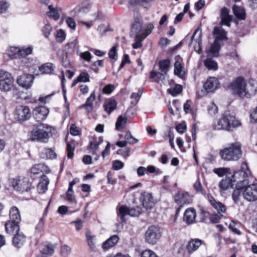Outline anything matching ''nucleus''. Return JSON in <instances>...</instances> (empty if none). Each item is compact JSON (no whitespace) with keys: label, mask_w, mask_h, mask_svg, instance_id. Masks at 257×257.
Returning a JSON list of instances; mask_svg holds the SVG:
<instances>
[{"label":"nucleus","mask_w":257,"mask_h":257,"mask_svg":"<svg viewBox=\"0 0 257 257\" xmlns=\"http://www.w3.org/2000/svg\"><path fill=\"white\" fill-rule=\"evenodd\" d=\"M222 159L226 161H237L242 156L241 146L239 143H232L219 152Z\"/></svg>","instance_id":"nucleus-5"},{"label":"nucleus","mask_w":257,"mask_h":257,"mask_svg":"<svg viewBox=\"0 0 257 257\" xmlns=\"http://www.w3.org/2000/svg\"><path fill=\"white\" fill-rule=\"evenodd\" d=\"M241 125V121L236 118L234 112L226 110L219 119L214 120L212 128L215 131H224L231 133Z\"/></svg>","instance_id":"nucleus-1"},{"label":"nucleus","mask_w":257,"mask_h":257,"mask_svg":"<svg viewBox=\"0 0 257 257\" xmlns=\"http://www.w3.org/2000/svg\"><path fill=\"white\" fill-rule=\"evenodd\" d=\"M79 56L81 59L87 62L90 61L92 58V55L89 51L80 53Z\"/></svg>","instance_id":"nucleus-62"},{"label":"nucleus","mask_w":257,"mask_h":257,"mask_svg":"<svg viewBox=\"0 0 257 257\" xmlns=\"http://www.w3.org/2000/svg\"><path fill=\"white\" fill-rule=\"evenodd\" d=\"M140 201L143 206L146 210H151L156 203L152 193L148 192H143L141 194Z\"/></svg>","instance_id":"nucleus-10"},{"label":"nucleus","mask_w":257,"mask_h":257,"mask_svg":"<svg viewBox=\"0 0 257 257\" xmlns=\"http://www.w3.org/2000/svg\"><path fill=\"white\" fill-rule=\"evenodd\" d=\"M250 118L251 122L257 123V106L250 112Z\"/></svg>","instance_id":"nucleus-64"},{"label":"nucleus","mask_w":257,"mask_h":257,"mask_svg":"<svg viewBox=\"0 0 257 257\" xmlns=\"http://www.w3.org/2000/svg\"><path fill=\"white\" fill-rule=\"evenodd\" d=\"M115 89V86L113 84H108L106 85L102 89V92L103 94L106 95L110 94Z\"/></svg>","instance_id":"nucleus-52"},{"label":"nucleus","mask_w":257,"mask_h":257,"mask_svg":"<svg viewBox=\"0 0 257 257\" xmlns=\"http://www.w3.org/2000/svg\"><path fill=\"white\" fill-rule=\"evenodd\" d=\"M51 130L48 125L44 123H39L34 125L33 130L29 134V140L31 141H37L41 143L48 142Z\"/></svg>","instance_id":"nucleus-3"},{"label":"nucleus","mask_w":257,"mask_h":257,"mask_svg":"<svg viewBox=\"0 0 257 257\" xmlns=\"http://www.w3.org/2000/svg\"><path fill=\"white\" fill-rule=\"evenodd\" d=\"M41 180L37 185V190L39 193H44L48 189V185L49 183V179L48 177L43 173L41 175Z\"/></svg>","instance_id":"nucleus-21"},{"label":"nucleus","mask_w":257,"mask_h":257,"mask_svg":"<svg viewBox=\"0 0 257 257\" xmlns=\"http://www.w3.org/2000/svg\"><path fill=\"white\" fill-rule=\"evenodd\" d=\"M12 184L15 190L21 193L29 192L32 187V182L30 181L29 178L26 177L14 179Z\"/></svg>","instance_id":"nucleus-8"},{"label":"nucleus","mask_w":257,"mask_h":257,"mask_svg":"<svg viewBox=\"0 0 257 257\" xmlns=\"http://www.w3.org/2000/svg\"><path fill=\"white\" fill-rule=\"evenodd\" d=\"M54 150L51 148H45L40 153V157L45 159H54L56 158Z\"/></svg>","instance_id":"nucleus-28"},{"label":"nucleus","mask_w":257,"mask_h":257,"mask_svg":"<svg viewBox=\"0 0 257 257\" xmlns=\"http://www.w3.org/2000/svg\"><path fill=\"white\" fill-rule=\"evenodd\" d=\"M131 152L130 148H125L124 149H119L116 151V154L122 156L126 160L129 156Z\"/></svg>","instance_id":"nucleus-45"},{"label":"nucleus","mask_w":257,"mask_h":257,"mask_svg":"<svg viewBox=\"0 0 257 257\" xmlns=\"http://www.w3.org/2000/svg\"><path fill=\"white\" fill-rule=\"evenodd\" d=\"M14 86V79L12 74L6 71H0V90L4 92L10 91Z\"/></svg>","instance_id":"nucleus-7"},{"label":"nucleus","mask_w":257,"mask_h":257,"mask_svg":"<svg viewBox=\"0 0 257 257\" xmlns=\"http://www.w3.org/2000/svg\"><path fill=\"white\" fill-rule=\"evenodd\" d=\"M95 99V92L93 91L88 97L85 103L81 105V108H85L87 113H90L93 109V101Z\"/></svg>","instance_id":"nucleus-25"},{"label":"nucleus","mask_w":257,"mask_h":257,"mask_svg":"<svg viewBox=\"0 0 257 257\" xmlns=\"http://www.w3.org/2000/svg\"><path fill=\"white\" fill-rule=\"evenodd\" d=\"M75 150V144L74 141H70L67 143L66 151L67 157L69 159H72L74 156V151Z\"/></svg>","instance_id":"nucleus-42"},{"label":"nucleus","mask_w":257,"mask_h":257,"mask_svg":"<svg viewBox=\"0 0 257 257\" xmlns=\"http://www.w3.org/2000/svg\"><path fill=\"white\" fill-rule=\"evenodd\" d=\"M21 222L8 220L5 222V228L7 233L13 235L20 231V224Z\"/></svg>","instance_id":"nucleus-16"},{"label":"nucleus","mask_w":257,"mask_h":257,"mask_svg":"<svg viewBox=\"0 0 257 257\" xmlns=\"http://www.w3.org/2000/svg\"><path fill=\"white\" fill-rule=\"evenodd\" d=\"M9 220L17 221L19 222H21V217L19 209L15 206L12 207L9 211Z\"/></svg>","instance_id":"nucleus-27"},{"label":"nucleus","mask_w":257,"mask_h":257,"mask_svg":"<svg viewBox=\"0 0 257 257\" xmlns=\"http://www.w3.org/2000/svg\"><path fill=\"white\" fill-rule=\"evenodd\" d=\"M214 208L218 213H224L226 211V208L224 204L218 201L216 204H214Z\"/></svg>","instance_id":"nucleus-53"},{"label":"nucleus","mask_w":257,"mask_h":257,"mask_svg":"<svg viewBox=\"0 0 257 257\" xmlns=\"http://www.w3.org/2000/svg\"><path fill=\"white\" fill-rule=\"evenodd\" d=\"M55 67L51 63H46L39 67V70L42 74H51L53 73Z\"/></svg>","instance_id":"nucleus-33"},{"label":"nucleus","mask_w":257,"mask_h":257,"mask_svg":"<svg viewBox=\"0 0 257 257\" xmlns=\"http://www.w3.org/2000/svg\"><path fill=\"white\" fill-rule=\"evenodd\" d=\"M33 49V47L32 46L20 49L19 53H18V55H17L16 57H18L19 59L25 57L32 53Z\"/></svg>","instance_id":"nucleus-38"},{"label":"nucleus","mask_w":257,"mask_h":257,"mask_svg":"<svg viewBox=\"0 0 257 257\" xmlns=\"http://www.w3.org/2000/svg\"><path fill=\"white\" fill-rule=\"evenodd\" d=\"M49 11L47 13V15L50 18L57 21L60 18V15L56 9L53 8L52 5L48 6Z\"/></svg>","instance_id":"nucleus-35"},{"label":"nucleus","mask_w":257,"mask_h":257,"mask_svg":"<svg viewBox=\"0 0 257 257\" xmlns=\"http://www.w3.org/2000/svg\"><path fill=\"white\" fill-rule=\"evenodd\" d=\"M171 62L168 59L161 60L159 62L158 65L159 70L162 75L167 74L170 69Z\"/></svg>","instance_id":"nucleus-30"},{"label":"nucleus","mask_w":257,"mask_h":257,"mask_svg":"<svg viewBox=\"0 0 257 257\" xmlns=\"http://www.w3.org/2000/svg\"><path fill=\"white\" fill-rule=\"evenodd\" d=\"M130 216L132 217H138L143 212L142 208L139 205L130 207Z\"/></svg>","instance_id":"nucleus-40"},{"label":"nucleus","mask_w":257,"mask_h":257,"mask_svg":"<svg viewBox=\"0 0 257 257\" xmlns=\"http://www.w3.org/2000/svg\"><path fill=\"white\" fill-rule=\"evenodd\" d=\"M71 252V249L68 245L64 244L61 246L60 253L63 257H68Z\"/></svg>","instance_id":"nucleus-47"},{"label":"nucleus","mask_w":257,"mask_h":257,"mask_svg":"<svg viewBox=\"0 0 257 257\" xmlns=\"http://www.w3.org/2000/svg\"><path fill=\"white\" fill-rule=\"evenodd\" d=\"M119 239V237L117 235H113L110 236L106 240L103 242L102 244V248L105 250L109 249L116 245L118 242Z\"/></svg>","instance_id":"nucleus-24"},{"label":"nucleus","mask_w":257,"mask_h":257,"mask_svg":"<svg viewBox=\"0 0 257 257\" xmlns=\"http://www.w3.org/2000/svg\"><path fill=\"white\" fill-rule=\"evenodd\" d=\"M220 49L221 43L214 40V42L210 47L209 52L210 53L212 54L214 56H217L218 55V53L219 52Z\"/></svg>","instance_id":"nucleus-36"},{"label":"nucleus","mask_w":257,"mask_h":257,"mask_svg":"<svg viewBox=\"0 0 257 257\" xmlns=\"http://www.w3.org/2000/svg\"><path fill=\"white\" fill-rule=\"evenodd\" d=\"M207 110L208 113L213 116L218 112V107L214 102H212L208 106Z\"/></svg>","instance_id":"nucleus-54"},{"label":"nucleus","mask_w":257,"mask_h":257,"mask_svg":"<svg viewBox=\"0 0 257 257\" xmlns=\"http://www.w3.org/2000/svg\"><path fill=\"white\" fill-rule=\"evenodd\" d=\"M187 193H180L176 194L174 196V201L178 204H189L190 201L186 199V197L188 196Z\"/></svg>","instance_id":"nucleus-31"},{"label":"nucleus","mask_w":257,"mask_h":257,"mask_svg":"<svg viewBox=\"0 0 257 257\" xmlns=\"http://www.w3.org/2000/svg\"><path fill=\"white\" fill-rule=\"evenodd\" d=\"M243 198L248 201H254L257 200V184L246 185L243 190Z\"/></svg>","instance_id":"nucleus-11"},{"label":"nucleus","mask_w":257,"mask_h":257,"mask_svg":"<svg viewBox=\"0 0 257 257\" xmlns=\"http://www.w3.org/2000/svg\"><path fill=\"white\" fill-rule=\"evenodd\" d=\"M212 34L215 37L214 40L220 43L227 40V32L221 27H215Z\"/></svg>","instance_id":"nucleus-19"},{"label":"nucleus","mask_w":257,"mask_h":257,"mask_svg":"<svg viewBox=\"0 0 257 257\" xmlns=\"http://www.w3.org/2000/svg\"><path fill=\"white\" fill-rule=\"evenodd\" d=\"M85 235L89 246L91 248H93L95 246V243L94 242L95 236L92 235L89 231L86 232Z\"/></svg>","instance_id":"nucleus-48"},{"label":"nucleus","mask_w":257,"mask_h":257,"mask_svg":"<svg viewBox=\"0 0 257 257\" xmlns=\"http://www.w3.org/2000/svg\"><path fill=\"white\" fill-rule=\"evenodd\" d=\"M45 172L46 173L50 172V169L44 164H38L35 165L31 169V177H33V175L40 174Z\"/></svg>","instance_id":"nucleus-22"},{"label":"nucleus","mask_w":257,"mask_h":257,"mask_svg":"<svg viewBox=\"0 0 257 257\" xmlns=\"http://www.w3.org/2000/svg\"><path fill=\"white\" fill-rule=\"evenodd\" d=\"M44 222L45 221L43 218H41L39 221L38 223L35 227V232L36 233H40L43 230Z\"/></svg>","instance_id":"nucleus-60"},{"label":"nucleus","mask_w":257,"mask_h":257,"mask_svg":"<svg viewBox=\"0 0 257 257\" xmlns=\"http://www.w3.org/2000/svg\"><path fill=\"white\" fill-rule=\"evenodd\" d=\"M203 241L199 238H192L188 242L186 248L188 254H191L198 249Z\"/></svg>","instance_id":"nucleus-20"},{"label":"nucleus","mask_w":257,"mask_h":257,"mask_svg":"<svg viewBox=\"0 0 257 257\" xmlns=\"http://www.w3.org/2000/svg\"><path fill=\"white\" fill-rule=\"evenodd\" d=\"M183 90L182 85L180 84H176L174 87L171 88L168 90V92L173 97L177 96L178 94L182 92Z\"/></svg>","instance_id":"nucleus-41"},{"label":"nucleus","mask_w":257,"mask_h":257,"mask_svg":"<svg viewBox=\"0 0 257 257\" xmlns=\"http://www.w3.org/2000/svg\"><path fill=\"white\" fill-rule=\"evenodd\" d=\"M54 252V248L53 244L51 243L44 245L42 248L41 250V253L42 254H45L47 255H51Z\"/></svg>","instance_id":"nucleus-39"},{"label":"nucleus","mask_w":257,"mask_h":257,"mask_svg":"<svg viewBox=\"0 0 257 257\" xmlns=\"http://www.w3.org/2000/svg\"><path fill=\"white\" fill-rule=\"evenodd\" d=\"M193 186L197 194H201L204 197H206L207 194L206 190L202 186L199 177H198L196 181L193 184Z\"/></svg>","instance_id":"nucleus-32"},{"label":"nucleus","mask_w":257,"mask_h":257,"mask_svg":"<svg viewBox=\"0 0 257 257\" xmlns=\"http://www.w3.org/2000/svg\"><path fill=\"white\" fill-rule=\"evenodd\" d=\"M162 236L160 228L158 226L151 225L145 232L144 239L146 243L154 245L159 240Z\"/></svg>","instance_id":"nucleus-6"},{"label":"nucleus","mask_w":257,"mask_h":257,"mask_svg":"<svg viewBox=\"0 0 257 257\" xmlns=\"http://www.w3.org/2000/svg\"><path fill=\"white\" fill-rule=\"evenodd\" d=\"M210 214L203 207H199L200 222L206 223L210 217Z\"/></svg>","instance_id":"nucleus-37"},{"label":"nucleus","mask_w":257,"mask_h":257,"mask_svg":"<svg viewBox=\"0 0 257 257\" xmlns=\"http://www.w3.org/2000/svg\"><path fill=\"white\" fill-rule=\"evenodd\" d=\"M223 216L220 213L214 214L212 215H210L209 219L210 222L212 223H218Z\"/></svg>","instance_id":"nucleus-57"},{"label":"nucleus","mask_w":257,"mask_h":257,"mask_svg":"<svg viewBox=\"0 0 257 257\" xmlns=\"http://www.w3.org/2000/svg\"><path fill=\"white\" fill-rule=\"evenodd\" d=\"M130 207L126 205H121L117 210V215L120 218V222L123 223L126 221L125 216L130 215Z\"/></svg>","instance_id":"nucleus-26"},{"label":"nucleus","mask_w":257,"mask_h":257,"mask_svg":"<svg viewBox=\"0 0 257 257\" xmlns=\"http://www.w3.org/2000/svg\"><path fill=\"white\" fill-rule=\"evenodd\" d=\"M229 87L234 94L241 98H250L254 96L257 91V87H253L250 84L246 87L245 80L242 77L236 78L230 83Z\"/></svg>","instance_id":"nucleus-2"},{"label":"nucleus","mask_w":257,"mask_h":257,"mask_svg":"<svg viewBox=\"0 0 257 257\" xmlns=\"http://www.w3.org/2000/svg\"><path fill=\"white\" fill-rule=\"evenodd\" d=\"M107 179L108 184L114 185L117 182V179L113 177V174L110 171L107 173Z\"/></svg>","instance_id":"nucleus-61"},{"label":"nucleus","mask_w":257,"mask_h":257,"mask_svg":"<svg viewBox=\"0 0 257 257\" xmlns=\"http://www.w3.org/2000/svg\"><path fill=\"white\" fill-rule=\"evenodd\" d=\"M180 59V56L177 55L175 57V62L174 64V74L179 77L182 78L185 76V72L183 71V67L182 66L181 62L177 59Z\"/></svg>","instance_id":"nucleus-29"},{"label":"nucleus","mask_w":257,"mask_h":257,"mask_svg":"<svg viewBox=\"0 0 257 257\" xmlns=\"http://www.w3.org/2000/svg\"><path fill=\"white\" fill-rule=\"evenodd\" d=\"M34 79V75L23 73L18 77L17 81L19 86L28 89L32 86Z\"/></svg>","instance_id":"nucleus-12"},{"label":"nucleus","mask_w":257,"mask_h":257,"mask_svg":"<svg viewBox=\"0 0 257 257\" xmlns=\"http://www.w3.org/2000/svg\"><path fill=\"white\" fill-rule=\"evenodd\" d=\"M196 217V210L193 208H189L184 212L183 216V220L187 224H192L195 222Z\"/></svg>","instance_id":"nucleus-18"},{"label":"nucleus","mask_w":257,"mask_h":257,"mask_svg":"<svg viewBox=\"0 0 257 257\" xmlns=\"http://www.w3.org/2000/svg\"><path fill=\"white\" fill-rule=\"evenodd\" d=\"M73 194L74 193H66V199L72 205L75 206L77 203V201L75 199Z\"/></svg>","instance_id":"nucleus-56"},{"label":"nucleus","mask_w":257,"mask_h":257,"mask_svg":"<svg viewBox=\"0 0 257 257\" xmlns=\"http://www.w3.org/2000/svg\"><path fill=\"white\" fill-rule=\"evenodd\" d=\"M204 64L209 70H216L218 69L217 63L211 59H206L204 62Z\"/></svg>","instance_id":"nucleus-44"},{"label":"nucleus","mask_w":257,"mask_h":257,"mask_svg":"<svg viewBox=\"0 0 257 257\" xmlns=\"http://www.w3.org/2000/svg\"><path fill=\"white\" fill-rule=\"evenodd\" d=\"M77 78L80 82H88L90 81V76L87 72H82L79 74Z\"/></svg>","instance_id":"nucleus-50"},{"label":"nucleus","mask_w":257,"mask_h":257,"mask_svg":"<svg viewBox=\"0 0 257 257\" xmlns=\"http://www.w3.org/2000/svg\"><path fill=\"white\" fill-rule=\"evenodd\" d=\"M233 177L235 178L241 177V179L237 180L235 189L234 190L232 194V198L234 202L237 204L239 202L240 195L243 193L244 187L248 184V174L247 172L241 169L235 171Z\"/></svg>","instance_id":"nucleus-4"},{"label":"nucleus","mask_w":257,"mask_h":257,"mask_svg":"<svg viewBox=\"0 0 257 257\" xmlns=\"http://www.w3.org/2000/svg\"><path fill=\"white\" fill-rule=\"evenodd\" d=\"M141 257H158V256L153 250L146 249L142 252Z\"/></svg>","instance_id":"nucleus-59"},{"label":"nucleus","mask_w":257,"mask_h":257,"mask_svg":"<svg viewBox=\"0 0 257 257\" xmlns=\"http://www.w3.org/2000/svg\"><path fill=\"white\" fill-rule=\"evenodd\" d=\"M13 235L12 239L13 245L18 249L22 247L26 242V236L20 231Z\"/></svg>","instance_id":"nucleus-17"},{"label":"nucleus","mask_w":257,"mask_h":257,"mask_svg":"<svg viewBox=\"0 0 257 257\" xmlns=\"http://www.w3.org/2000/svg\"><path fill=\"white\" fill-rule=\"evenodd\" d=\"M52 27L49 22H47L42 28V32L46 38H48L52 31Z\"/></svg>","instance_id":"nucleus-43"},{"label":"nucleus","mask_w":257,"mask_h":257,"mask_svg":"<svg viewBox=\"0 0 257 257\" xmlns=\"http://www.w3.org/2000/svg\"><path fill=\"white\" fill-rule=\"evenodd\" d=\"M232 11L235 17L240 20L245 19L246 15L244 10L240 7L234 5L232 7Z\"/></svg>","instance_id":"nucleus-34"},{"label":"nucleus","mask_w":257,"mask_h":257,"mask_svg":"<svg viewBox=\"0 0 257 257\" xmlns=\"http://www.w3.org/2000/svg\"><path fill=\"white\" fill-rule=\"evenodd\" d=\"M124 166L123 162L119 160H114L112 162V169L114 170L117 171L121 169Z\"/></svg>","instance_id":"nucleus-58"},{"label":"nucleus","mask_w":257,"mask_h":257,"mask_svg":"<svg viewBox=\"0 0 257 257\" xmlns=\"http://www.w3.org/2000/svg\"><path fill=\"white\" fill-rule=\"evenodd\" d=\"M20 49L16 47H11L9 51V55L13 58H18V57H16V56L17 54L18 55V53H19Z\"/></svg>","instance_id":"nucleus-55"},{"label":"nucleus","mask_w":257,"mask_h":257,"mask_svg":"<svg viewBox=\"0 0 257 257\" xmlns=\"http://www.w3.org/2000/svg\"><path fill=\"white\" fill-rule=\"evenodd\" d=\"M9 8V5L6 0H0V14L5 13Z\"/></svg>","instance_id":"nucleus-63"},{"label":"nucleus","mask_w":257,"mask_h":257,"mask_svg":"<svg viewBox=\"0 0 257 257\" xmlns=\"http://www.w3.org/2000/svg\"><path fill=\"white\" fill-rule=\"evenodd\" d=\"M142 25V22H134L132 25V32L138 34L141 31Z\"/></svg>","instance_id":"nucleus-46"},{"label":"nucleus","mask_w":257,"mask_h":257,"mask_svg":"<svg viewBox=\"0 0 257 257\" xmlns=\"http://www.w3.org/2000/svg\"><path fill=\"white\" fill-rule=\"evenodd\" d=\"M49 109L44 106H39L33 110V117L37 122H41L47 118Z\"/></svg>","instance_id":"nucleus-13"},{"label":"nucleus","mask_w":257,"mask_h":257,"mask_svg":"<svg viewBox=\"0 0 257 257\" xmlns=\"http://www.w3.org/2000/svg\"><path fill=\"white\" fill-rule=\"evenodd\" d=\"M124 139L127 142V143H129L130 144H135L138 142V140L133 137L129 131L126 132L124 136Z\"/></svg>","instance_id":"nucleus-49"},{"label":"nucleus","mask_w":257,"mask_h":257,"mask_svg":"<svg viewBox=\"0 0 257 257\" xmlns=\"http://www.w3.org/2000/svg\"><path fill=\"white\" fill-rule=\"evenodd\" d=\"M32 116L31 112L27 106L21 105L15 109V117L20 123L29 120Z\"/></svg>","instance_id":"nucleus-9"},{"label":"nucleus","mask_w":257,"mask_h":257,"mask_svg":"<svg viewBox=\"0 0 257 257\" xmlns=\"http://www.w3.org/2000/svg\"><path fill=\"white\" fill-rule=\"evenodd\" d=\"M218 79L214 77H209L203 85V88L207 92H213L219 87Z\"/></svg>","instance_id":"nucleus-14"},{"label":"nucleus","mask_w":257,"mask_h":257,"mask_svg":"<svg viewBox=\"0 0 257 257\" xmlns=\"http://www.w3.org/2000/svg\"><path fill=\"white\" fill-rule=\"evenodd\" d=\"M234 174L231 175V177H226L225 179H222L218 184V187L221 190H226L229 188H232L233 187V183H237L238 179H241V177L235 178L233 176Z\"/></svg>","instance_id":"nucleus-15"},{"label":"nucleus","mask_w":257,"mask_h":257,"mask_svg":"<svg viewBox=\"0 0 257 257\" xmlns=\"http://www.w3.org/2000/svg\"><path fill=\"white\" fill-rule=\"evenodd\" d=\"M117 105V103L116 100L113 98H110L104 102L103 107L104 110L109 114L116 109Z\"/></svg>","instance_id":"nucleus-23"},{"label":"nucleus","mask_w":257,"mask_h":257,"mask_svg":"<svg viewBox=\"0 0 257 257\" xmlns=\"http://www.w3.org/2000/svg\"><path fill=\"white\" fill-rule=\"evenodd\" d=\"M66 38V34L65 32L62 30L59 29L57 31V34L56 35V39L58 42L62 43L63 42Z\"/></svg>","instance_id":"nucleus-51"}]
</instances>
